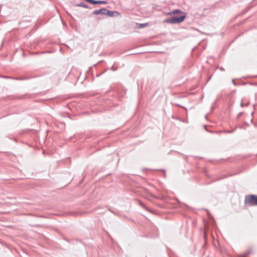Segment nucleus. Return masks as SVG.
Listing matches in <instances>:
<instances>
[{"label":"nucleus","mask_w":257,"mask_h":257,"mask_svg":"<svg viewBox=\"0 0 257 257\" xmlns=\"http://www.w3.org/2000/svg\"><path fill=\"white\" fill-rule=\"evenodd\" d=\"M234 130H235V129H233V130H230V131H226L225 132L227 133H233L234 131Z\"/></svg>","instance_id":"nucleus-10"},{"label":"nucleus","mask_w":257,"mask_h":257,"mask_svg":"<svg viewBox=\"0 0 257 257\" xmlns=\"http://www.w3.org/2000/svg\"><path fill=\"white\" fill-rule=\"evenodd\" d=\"M244 203L249 206L257 205V195H248L245 197Z\"/></svg>","instance_id":"nucleus-2"},{"label":"nucleus","mask_w":257,"mask_h":257,"mask_svg":"<svg viewBox=\"0 0 257 257\" xmlns=\"http://www.w3.org/2000/svg\"><path fill=\"white\" fill-rule=\"evenodd\" d=\"M109 17H115L120 16V14L117 11H111L106 9V15Z\"/></svg>","instance_id":"nucleus-3"},{"label":"nucleus","mask_w":257,"mask_h":257,"mask_svg":"<svg viewBox=\"0 0 257 257\" xmlns=\"http://www.w3.org/2000/svg\"><path fill=\"white\" fill-rule=\"evenodd\" d=\"M232 82H233V83L234 85H235V82H234V79H233V80H232Z\"/></svg>","instance_id":"nucleus-14"},{"label":"nucleus","mask_w":257,"mask_h":257,"mask_svg":"<svg viewBox=\"0 0 257 257\" xmlns=\"http://www.w3.org/2000/svg\"><path fill=\"white\" fill-rule=\"evenodd\" d=\"M147 25H148V24H147V23H144V24H141V27H142V28H144V27H145L147 26Z\"/></svg>","instance_id":"nucleus-11"},{"label":"nucleus","mask_w":257,"mask_h":257,"mask_svg":"<svg viewBox=\"0 0 257 257\" xmlns=\"http://www.w3.org/2000/svg\"><path fill=\"white\" fill-rule=\"evenodd\" d=\"M240 105H241V107H243L244 106V105H243L242 102H241Z\"/></svg>","instance_id":"nucleus-13"},{"label":"nucleus","mask_w":257,"mask_h":257,"mask_svg":"<svg viewBox=\"0 0 257 257\" xmlns=\"http://www.w3.org/2000/svg\"><path fill=\"white\" fill-rule=\"evenodd\" d=\"M27 78H21V79H17L18 80H24V79H27Z\"/></svg>","instance_id":"nucleus-12"},{"label":"nucleus","mask_w":257,"mask_h":257,"mask_svg":"<svg viewBox=\"0 0 257 257\" xmlns=\"http://www.w3.org/2000/svg\"><path fill=\"white\" fill-rule=\"evenodd\" d=\"M138 203L140 204V206H141L142 207H143L144 209L147 210V207L145 206V205L142 203L141 201L138 200Z\"/></svg>","instance_id":"nucleus-9"},{"label":"nucleus","mask_w":257,"mask_h":257,"mask_svg":"<svg viewBox=\"0 0 257 257\" xmlns=\"http://www.w3.org/2000/svg\"><path fill=\"white\" fill-rule=\"evenodd\" d=\"M179 14H180V16L176 15L172 16L171 18H166L164 20L163 22L171 24H180L184 21L186 18V15L184 12L180 13Z\"/></svg>","instance_id":"nucleus-1"},{"label":"nucleus","mask_w":257,"mask_h":257,"mask_svg":"<svg viewBox=\"0 0 257 257\" xmlns=\"http://www.w3.org/2000/svg\"><path fill=\"white\" fill-rule=\"evenodd\" d=\"M107 4V2L105 1L92 0L91 4L96 5V4Z\"/></svg>","instance_id":"nucleus-6"},{"label":"nucleus","mask_w":257,"mask_h":257,"mask_svg":"<svg viewBox=\"0 0 257 257\" xmlns=\"http://www.w3.org/2000/svg\"><path fill=\"white\" fill-rule=\"evenodd\" d=\"M250 253H251V250H249L247 251V252H246L244 254L240 255L239 257H246Z\"/></svg>","instance_id":"nucleus-8"},{"label":"nucleus","mask_w":257,"mask_h":257,"mask_svg":"<svg viewBox=\"0 0 257 257\" xmlns=\"http://www.w3.org/2000/svg\"><path fill=\"white\" fill-rule=\"evenodd\" d=\"M76 6L80 7H83V8H87V9L89 8L87 4H86L84 3H81L80 4H78L77 5H76Z\"/></svg>","instance_id":"nucleus-7"},{"label":"nucleus","mask_w":257,"mask_h":257,"mask_svg":"<svg viewBox=\"0 0 257 257\" xmlns=\"http://www.w3.org/2000/svg\"><path fill=\"white\" fill-rule=\"evenodd\" d=\"M183 12H182V11L180 10H178V9H176V10H174L171 12H170L169 13H167V15H171V16H175L176 15H179L180 13H183Z\"/></svg>","instance_id":"nucleus-5"},{"label":"nucleus","mask_w":257,"mask_h":257,"mask_svg":"<svg viewBox=\"0 0 257 257\" xmlns=\"http://www.w3.org/2000/svg\"><path fill=\"white\" fill-rule=\"evenodd\" d=\"M106 8H102L99 10H95L92 12V14L93 15H106Z\"/></svg>","instance_id":"nucleus-4"},{"label":"nucleus","mask_w":257,"mask_h":257,"mask_svg":"<svg viewBox=\"0 0 257 257\" xmlns=\"http://www.w3.org/2000/svg\"><path fill=\"white\" fill-rule=\"evenodd\" d=\"M220 69L222 70H224V69L222 68H221Z\"/></svg>","instance_id":"nucleus-15"}]
</instances>
